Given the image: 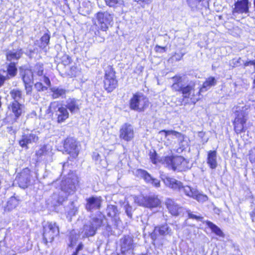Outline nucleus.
<instances>
[{
    "mask_svg": "<svg viewBox=\"0 0 255 255\" xmlns=\"http://www.w3.org/2000/svg\"><path fill=\"white\" fill-rule=\"evenodd\" d=\"M207 225L211 229L212 232L216 234L217 236L222 237L224 236V234L221 230L213 223L210 221H208L207 222Z\"/></svg>",
    "mask_w": 255,
    "mask_h": 255,
    "instance_id": "38",
    "label": "nucleus"
},
{
    "mask_svg": "<svg viewBox=\"0 0 255 255\" xmlns=\"http://www.w3.org/2000/svg\"><path fill=\"white\" fill-rule=\"evenodd\" d=\"M5 52L6 60L10 62H16L22 57L24 53L23 49L20 47L13 48L11 49H8Z\"/></svg>",
    "mask_w": 255,
    "mask_h": 255,
    "instance_id": "14",
    "label": "nucleus"
},
{
    "mask_svg": "<svg viewBox=\"0 0 255 255\" xmlns=\"http://www.w3.org/2000/svg\"><path fill=\"white\" fill-rule=\"evenodd\" d=\"M39 140L38 132L35 130H23L20 139L19 140L20 146L28 149V144L36 143Z\"/></svg>",
    "mask_w": 255,
    "mask_h": 255,
    "instance_id": "6",
    "label": "nucleus"
},
{
    "mask_svg": "<svg viewBox=\"0 0 255 255\" xmlns=\"http://www.w3.org/2000/svg\"><path fill=\"white\" fill-rule=\"evenodd\" d=\"M62 62L64 65H68L71 62V58L68 55H64L62 58Z\"/></svg>",
    "mask_w": 255,
    "mask_h": 255,
    "instance_id": "51",
    "label": "nucleus"
},
{
    "mask_svg": "<svg viewBox=\"0 0 255 255\" xmlns=\"http://www.w3.org/2000/svg\"><path fill=\"white\" fill-rule=\"evenodd\" d=\"M165 205L169 212L175 216L183 215L185 211V208L179 206L174 200L171 199H167L166 200Z\"/></svg>",
    "mask_w": 255,
    "mask_h": 255,
    "instance_id": "13",
    "label": "nucleus"
},
{
    "mask_svg": "<svg viewBox=\"0 0 255 255\" xmlns=\"http://www.w3.org/2000/svg\"><path fill=\"white\" fill-rule=\"evenodd\" d=\"M83 248V245L82 243H80L78 245V247H77L76 251L75 252H77V254H78V252L82 250Z\"/></svg>",
    "mask_w": 255,
    "mask_h": 255,
    "instance_id": "59",
    "label": "nucleus"
},
{
    "mask_svg": "<svg viewBox=\"0 0 255 255\" xmlns=\"http://www.w3.org/2000/svg\"><path fill=\"white\" fill-rule=\"evenodd\" d=\"M80 72V71L76 66H73L69 68V70L67 71L66 73L71 77H75L78 76Z\"/></svg>",
    "mask_w": 255,
    "mask_h": 255,
    "instance_id": "41",
    "label": "nucleus"
},
{
    "mask_svg": "<svg viewBox=\"0 0 255 255\" xmlns=\"http://www.w3.org/2000/svg\"><path fill=\"white\" fill-rule=\"evenodd\" d=\"M35 98H36V99H38V98H39V95H36V96Z\"/></svg>",
    "mask_w": 255,
    "mask_h": 255,
    "instance_id": "64",
    "label": "nucleus"
},
{
    "mask_svg": "<svg viewBox=\"0 0 255 255\" xmlns=\"http://www.w3.org/2000/svg\"><path fill=\"white\" fill-rule=\"evenodd\" d=\"M155 48L157 52H164L166 51V47H161L159 45H156Z\"/></svg>",
    "mask_w": 255,
    "mask_h": 255,
    "instance_id": "55",
    "label": "nucleus"
},
{
    "mask_svg": "<svg viewBox=\"0 0 255 255\" xmlns=\"http://www.w3.org/2000/svg\"><path fill=\"white\" fill-rule=\"evenodd\" d=\"M10 95L14 100L13 102L19 103L23 99L22 91L17 89H14L10 91Z\"/></svg>",
    "mask_w": 255,
    "mask_h": 255,
    "instance_id": "34",
    "label": "nucleus"
},
{
    "mask_svg": "<svg viewBox=\"0 0 255 255\" xmlns=\"http://www.w3.org/2000/svg\"><path fill=\"white\" fill-rule=\"evenodd\" d=\"M43 82L47 85V86H49L50 85V80L49 79L46 77L45 76H44L43 77Z\"/></svg>",
    "mask_w": 255,
    "mask_h": 255,
    "instance_id": "58",
    "label": "nucleus"
},
{
    "mask_svg": "<svg viewBox=\"0 0 255 255\" xmlns=\"http://www.w3.org/2000/svg\"><path fill=\"white\" fill-rule=\"evenodd\" d=\"M15 64L16 62H10L7 69V74L11 77L15 76L17 73V68Z\"/></svg>",
    "mask_w": 255,
    "mask_h": 255,
    "instance_id": "39",
    "label": "nucleus"
},
{
    "mask_svg": "<svg viewBox=\"0 0 255 255\" xmlns=\"http://www.w3.org/2000/svg\"><path fill=\"white\" fill-rule=\"evenodd\" d=\"M142 204L144 207L151 209L159 207L161 204V201L157 196L150 195L143 197L142 200Z\"/></svg>",
    "mask_w": 255,
    "mask_h": 255,
    "instance_id": "15",
    "label": "nucleus"
},
{
    "mask_svg": "<svg viewBox=\"0 0 255 255\" xmlns=\"http://www.w3.org/2000/svg\"><path fill=\"white\" fill-rule=\"evenodd\" d=\"M104 217L102 215L94 216L84 225L82 233L83 237H89L94 236L97 230L100 228L102 224Z\"/></svg>",
    "mask_w": 255,
    "mask_h": 255,
    "instance_id": "1",
    "label": "nucleus"
},
{
    "mask_svg": "<svg viewBox=\"0 0 255 255\" xmlns=\"http://www.w3.org/2000/svg\"><path fill=\"white\" fill-rule=\"evenodd\" d=\"M10 108L16 119H18L24 112V105L18 102H12Z\"/></svg>",
    "mask_w": 255,
    "mask_h": 255,
    "instance_id": "24",
    "label": "nucleus"
},
{
    "mask_svg": "<svg viewBox=\"0 0 255 255\" xmlns=\"http://www.w3.org/2000/svg\"><path fill=\"white\" fill-rule=\"evenodd\" d=\"M65 152L70 154L73 158H76L79 153V149L76 139L72 137L67 138L64 143Z\"/></svg>",
    "mask_w": 255,
    "mask_h": 255,
    "instance_id": "9",
    "label": "nucleus"
},
{
    "mask_svg": "<svg viewBox=\"0 0 255 255\" xmlns=\"http://www.w3.org/2000/svg\"><path fill=\"white\" fill-rule=\"evenodd\" d=\"M19 74L24 84L33 83L34 75L31 70L21 67L19 68Z\"/></svg>",
    "mask_w": 255,
    "mask_h": 255,
    "instance_id": "21",
    "label": "nucleus"
},
{
    "mask_svg": "<svg viewBox=\"0 0 255 255\" xmlns=\"http://www.w3.org/2000/svg\"><path fill=\"white\" fill-rule=\"evenodd\" d=\"M241 60V58H239L237 59H233V62L235 61V62H234L235 66H238V64L240 63Z\"/></svg>",
    "mask_w": 255,
    "mask_h": 255,
    "instance_id": "61",
    "label": "nucleus"
},
{
    "mask_svg": "<svg viewBox=\"0 0 255 255\" xmlns=\"http://www.w3.org/2000/svg\"><path fill=\"white\" fill-rule=\"evenodd\" d=\"M72 255H78L77 252H74Z\"/></svg>",
    "mask_w": 255,
    "mask_h": 255,
    "instance_id": "63",
    "label": "nucleus"
},
{
    "mask_svg": "<svg viewBox=\"0 0 255 255\" xmlns=\"http://www.w3.org/2000/svg\"><path fill=\"white\" fill-rule=\"evenodd\" d=\"M24 85V89L25 91V93L26 95H31L32 92V83H27Z\"/></svg>",
    "mask_w": 255,
    "mask_h": 255,
    "instance_id": "48",
    "label": "nucleus"
},
{
    "mask_svg": "<svg viewBox=\"0 0 255 255\" xmlns=\"http://www.w3.org/2000/svg\"><path fill=\"white\" fill-rule=\"evenodd\" d=\"M52 92V97L53 99H57L59 98H65L67 91L61 88H52L51 89Z\"/></svg>",
    "mask_w": 255,
    "mask_h": 255,
    "instance_id": "33",
    "label": "nucleus"
},
{
    "mask_svg": "<svg viewBox=\"0 0 255 255\" xmlns=\"http://www.w3.org/2000/svg\"><path fill=\"white\" fill-rule=\"evenodd\" d=\"M121 246L123 253L132 249L133 248L132 239L129 236H125L121 239Z\"/></svg>",
    "mask_w": 255,
    "mask_h": 255,
    "instance_id": "25",
    "label": "nucleus"
},
{
    "mask_svg": "<svg viewBox=\"0 0 255 255\" xmlns=\"http://www.w3.org/2000/svg\"><path fill=\"white\" fill-rule=\"evenodd\" d=\"M162 179L166 186L174 190L178 191L180 186H181L182 182L177 180L175 178L169 176H165L162 178Z\"/></svg>",
    "mask_w": 255,
    "mask_h": 255,
    "instance_id": "22",
    "label": "nucleus"
},
{
    "mask_svg": "<svg viewBox=\"0 0 255 255\" xmlns=\"http://www.w3.org/2000/svg\"><path fill=\"white\" fill-rule=\"evenodd\" d=\"M18 197L11 196L7 201L6 206L4 207V211L9 212L15 209L19 204Z\"/></svg>",
    "mask_w": 255,
    "mask_h": 255,
    "instance_id": "28",
    "label": "nucleus"
},
{
    "mask_svg": "<svg viewBox=\"0 0 255 255\" xmlns=\"http://www.w3.org/2000/svg\"><path fill=\"white\" fill-rule=\"evenodd\" d=\"M185 212L187 213L189 218L195 219L198 221H201L203 218V217L200 216H197L192 214V212L189 210L185 209L184 213Z\"/></svg>",
    "mask_w": 255,
    "mask_h": 255,
    "instance_id": "46",
    "label": "nucleus"
},
{
    "mask_svg": "<svg viewBox=\"0 0 255 255\" xmlns=\"http://www.w3.org/2000/svg\"><path fill=\"white\" fill-rule=\"evenodd\" d=\"M104 82V88L108 92H111L117 86L118 81L116 79L115 72L111 66L108 67L106 70Z\"/></svg>",
    "mask_w": 255,
    "mask_h": 255,
    "instance_id": "7",
    "label": "nucleus"
},
{
    "mask_svg": "<svg viewBox=\"0 0 255 255\" xmlns=\"http://www.w3.org/2000/svg\"><path fill=\"white\" fill-rule=\"evenodd\" d=\"M35 155L38 160L42 159L47 160H48V157L51 156V150L48 148L47 146L44 145L36 151Z\"/></svg>",
    "mask_w": 255,
    "mask_h": 255,
    "instance_id": "26",
    "label": "nucleus"
},
{
    "mask_svg": "<svg viewBox=\"0 0 255 255\" xmlns=\"http://www.w3.org/2000/svg\"><path fill=\"white\" fill-rule=\"evenodd\" d=\"M136 175L139 177L143 178L147 183H150L153 186L158 188L160 186V181L157 179L153 178L146 171L142 169H137Z\"/></svg>",
    "mask_w": 255,
    "mask_h": 255,
    "instance_id": "17",
    "label": "nucleus"
},
{
    "mask_svg": "<svg viewBox=\"0 0 255 255\" xmlns=\"http://www.w3.org/2000/svg\"><path fill=\"white\" fill-rule=\"evenodd\" d=\"M106 213L107 215L113 218L115 222L118 224L120 222L119 215L120 214L117 206L113 205H109L107 206L106 209Z\"/></svg>",
    "mask_w": 255,
    "mask_h": 255,
    "instance_id": "27",
    "label": "nucleus"
},
{
    "mask_svg": "<svg viewBox=\"0 0 255 255\" xmlns=\"http://www.w3.org/2000/svg\"><path fill=\"white\" fill-rule=\"evenodd\" d=\"M182 83H173L172 85L171 86V88L172 90L175 91H182Z\"/></svg>",
    "mask_w": 255,
    "mask_h": 255,
    "instance_id": "50",
    "label": "nucleus"
},
{
    "mask_svg": "<svg viewBox=\"0 0 255 255\" xmlns=\"http://www.w3.org/2000/svg\"><path fill=\"white\" fill-rule=\"evenodd\" d=\"M124 209L125 210V212L127 216L129 218H132V212L133 211V209L132 207L129 205L128 203H127L125 206H124Z\"/></svg>",
    "mask_w": 255,
    "mask_h": 255,
    "instance_id": "45",
    "label": "nucleus"
},
{
    "mask_svg": "<svg viewBox=\"0 0 255 255\" xmlns=\"http://www.w3.org/2000/svg\"><path fill=\"white\" fill-rule=\"evenodd\" d=\"M149 156L151 162L153 164H157L158 163L161 162L160 160L161 157H160L155 151H153L152 152L150 151Z\"/></svg>",
    "mask_w": 255,
    "mask_h": 255,
    "instance_id": "42",
    "label": "nucleus"
},
{
    "mask_svg": "<svg viewBox=\"0 0 255 255\" xmlns=\"http://www.w3.org/2000/svg\"><path fill=\"white\" fill-rule=\"evenodd\" d=\"M77 211V208L73 209L71 210V211L70 212V214H72L73 215H75V212Z\"/></svg>",
    "mask_w": 255,
    "mask_h": 255,
    "instance_id": "62",
    "label": "nucleus"
},
{
    "mask_svg": "<svg viewBox=\"0 0 255 255\" xmlns=\"http://www.w3.org/2000/svg\"><path fill=\"white\" fill-rule=\"evenodd\" d=\"M50 39V35L48 33H45L41 37L39 41H36L35 44H37L39 48L44 49L49 44Z\"/></svg>",
    "mask_w": 255,
    "mask_h": 255,
    "instance_id": "32",
    "label": "nucleus"
},
{
    "mask_svg": "<svg viewBox=\"0 0 255 255\" xmlns=\"http://www.w3.org/2000/svg\"><path fill=\"white\" fill-rule=\"evenodd\" d=\"M120 138L128 141L134 137V130L132 126L128 123L124 124L120 130Z\"/></svg>",
    "mask_w": 255,
    "mask_h": 255,
    "instance_id": "12",
    "label": "nucleus"
},
{
    "mask_svg": "<svg viewBox=\"0 0 255 255\" xmlns=\"http://www.w3.org/2000/svg\"><path fill=\"white\" fill-rule=\"evenodd\" d=\"M247 107H242V109H239L235 112V118L233 122V125L237 123H246L247 120V116L248 112Z\"/></svg>",
    "mask_w": 255,
    "mask_h": 255,
    "instance_id": "20",
    "label": "nucleus"
},
{
    "mask_svg": "<svg viewBox=\"0 0 255 255\" xmlns=\"http://www.w3.org/2000/svg\"><path fill=\"white\" fill-rule=\"evenodd\" d=\"M107 5L110 7L116 8L125 5L124 0H105Z\"/></svg>",
    "mask_w": 255,
    "mask_h": 255,
    "instance_id": "36",
    "label": "nucleus"
},
{
    "mask_svg": "<svg viewBox=\"0 0 255 255\" xmlns=\"http://www.w3.org/2000/svg\"><path fill=\"white\" fill-rule=\"evenodd\" d=\"M193 198L196 199L199 202H204L207 200V196L199 193L198 191L196 190V196Z\"/></svg>",
    "mask_w": 255,
    "mask_h": 255,
    "instance_id": "47",
    "label": "nucleus"
},
{
    "mask_svg": "<svg viewBox=\"0 0 255 255\" xmlns=\"http://www.w3.org/2000/svg\"><path fill=\"white\" fill-rule=\"evenodd\" d=\"M173 83H181L182 82V77L179 76H175L173 77L172 78Z\"/></svg>",
    "mask_w": 255,
    "mask_h": 255,
    "instance_id": "53",
    "label": "nucleus"
},
{
    "mask_svg": "<svg viewBox=\"0 0 255 255\" xmlns=\"http://www.w3.org/2000/svg\"><path fill=\"white\" fill-rule=\"evenodd\" d=\"M184 53L180 52V53H175V54L173 56V58H175L176 61L180 60L183 57Z\"/></svg>",
    "mask_w": 255,
    "mask_h": 255,
    "instance_id": "52",
    "label": "nucleus"
},
{
    "mask_svg": "<svg viewBox=\"0 0 255 255\" xmlns=\"http://www.w3.org/2000/svg\"><path fill=\"white\" fill-rule=\"evenodd\" d=\"M34 87L38 92L44 91L47 90V87L44 86L41 83L37 82L35 84Z\"/></svg>",
    "mask_w": 255,
    "mask_h": 255,
    "instance_id": "49",
    "label": "nucleus"
},
{
    "mask_svg": "<svg viewBox=\"0 0 255 255\" xmlns=\"http://www.w3.org/2000/svg\"><path fill=\"white\" fill-rule=\"evenodd\" d=\"M155 232L161 236L171 235L172 230L167 224L162 225L155 227Z\"/></svg>",
    "mask_w": 255,
    "mask_h": 255,
    "instance_id": "31",
    "label": "nucleus"
},
{
    "mask_svg": "<svg viewBox=\"0 0 255 255\" xmlns=\"http://www.w3.org/2000/svg\"><path fill=\"white\" fill-rule=\"evenodd\" d=\"M157 233H158V232H155V229H154L153 232L151 234L150 237H151V238L152 240L153 241V242H155V240H156Z\"/></svg>",
    "mask_w": 255,
    "mask_h": 255,
    "instance_id": "57",
    "label": "nucleus"
},
{
    "mask_svg": "<svg viewBox=\"0 0 255 255\" xmlns=\"http://www.w3.org/2000/svg\"><path fill=\"white\" fill-rule=\"evenodd\" d=\"M103 199L101 196H93L86 199V209L88 211L99 210L101 207Z\"/></svg>",
    "mask_w": 255,
    "mask_h": 255,
    "instance_id": "11",
    "label": "nucleus"
},
{
    "mask_svg": "<svg viewBox=\"0 0 255 255\" xmlns=\"http://www.w3.org/2000/svg\"><path fill=\"white\" fill-rule=\"evenodd\" d=\"M9 77L8 75H6V76H3L0 74V87H1L4 83V81L7 79H8Z\"/></svg>",
    "mask_w": 255,
    "mask_h": 255,
    "instance_id": "54",
    "label": "nucleus"
},
{
    "mask_svg": "<svg viewBox=\"0 0 255 255\" xmlns=\"http://www.w3.org/2000/svg\"><path fill=\"white\" fill-rule=\"evenodd\" d=\"M207 163L210 168L212 169H214L217 167V153L216 150H210L208 151Z\"/></svg>",
    "mask_w": 255,
    "mask_h": 255,
    "instance_id": "23",
    "label": "nucleus"
},
{
    "mask_svg": "<svg viewBox=\"0 0 255 255\" xmlns=\"http://www.w3.org/2000/svg\"><path fill=\"white\" fill-rule=\"evenodd\" d=\"M100 157L99 154L97 152H94L93 155V158L95 160L97 161Z\"/></svg>",
    "mask_w": 255,
    "mask_h": 255,
    "instance_id": "60",
    "label": "nucleus"
},
{
    "mask_svg": "<svg viewBox=\"0 0 255 255\" xmlns=\"http://www.w3.org/2000/svg\"><path fill=\"white\" fill-rule=\"evenodd\" d=\"M30 171L27 168L23 169L22 171L19 173L16 177V180L17 181L19 186L22 188H25L27 187L30 182Z\"/></svg>",
    "mask_w": 255,
    "mask_h": 255,
    "instance_id": "10",
    "label": "nucleus"
},
{
    "mask_svg": "<svg viewBox=\"0 0 255 255\" xmlns=\"http://www.w3.org/2000/svg\"><path fill=\"white\" fill-rule=\"evenodd\" d=\"M196 189L193 188H191L190 186L188 185H183L182 183L181 186L178 189V191L181 193H184L185 195L190 197H194L196 194Z\"/></svg>",
    "mask_w": 255,
    "mask_h": 255,
    "instance_id": "29",
    "label": "nucleus"
},
{
    "mask_svg": "<svg viewBox=\"0 0 255 255\" xmlns=\"http://www.w3.org/2000/svg\"><path fill=\"white\" fill-rule=\"evenodd\" d=\"M160 163L164 164L165 166L173 170L177 169L176 164L181 163L183 160L182 157L179 156L173 158L171 156L162 157L160 158Z\"/></svg>",
    "mask_w": 255,
    "mask_h": 255,
    "instance_id": "16",
    "label": "nucleus"
},
{
    "mask_svg": "<svg viewBox=\"0 0 255 255\" xmlns=\"http://www.w3.org/2000/svg\"><path fill=\"white\" fill-rule=\"evenodd\" d=\"M33 73L36 74L39 76H41L43 74V65L42 64L38 63L34 67Z\"/></svg>",
    "mask_w": 255,
    "mask_h": 255,
    "instance_id": "40",
    "label": "nucleus"
},
{
    "mask_svg": "<svg viewBox=\"0 0 255 255\" xmlns=\"http://www.w3.org/2000/svg\"><path fill=\"white\" fill-rule=\"evenodd\" d=\"M245 124L246 123H236V124L234 125L235 131L237 134L245 131L244 127Z\"/></svg>",
    "mask_w": 255,
    "mask_h": 255,
    "instance_id": "43",
    "label": "nucleus"
},
{
    "mask_svg": "<svg viewBox=\"0 0 255 255\" xmlns=\"http://www.w3.org/2000/svg\"><path fill=\"white\" fill-rule=\"evenodd\" d=\"M135 1L139 3L142 7H144L145 4L149 3L150 0H134Z\"/></svg>",
    "mask_w": 255,
    "mask_h": 255,
    "instance_id": "56",
    "label": "nucleus"
},
{
    "mask_svg": "<svg viewBox=\"0 0 255 255\" xmlns=\"http://www.w3.org/2000/svg\"><path fill=\"white\" fill-rule=\"evenodd\" d=\"M163 133H164L165 137H167L169 135H172L176 137V138H178L179 139L182 140L183 139V136L182 134L176 131L173 130H162L159 132V134H162Z\"/></svg>",
    "mask_w": 255,
    "mask_h": 255,
    "instance_id": "37",
    "label": "nucleus"
},
{
    "mask_svg": "<svg viewBox=\"0 0 255 255\" xmlns=\"http://www.w3.org/2000/svg\"><path fill=\"white\" fill-rule=\"evenodd\" d=\"M47 113H55L57 116V122L58 123L64 122L69 117V112L66 107L60 105L58 102L54 101L51 102L47 109Z\"/></svg>",
    "mask_w": 255,
    "mask_h": 255,
    "instance_id": "3",
    "label": "nucleus"
},
{
    "mask_svg": "<svg viewBox=\"0 0 255 255\" xmlns=\"http://www.w3.org/2000/svg\"><path fill=\"white\" fill-rule=\"evenodd\" d=\"M249 0H238L234 4L235 7L233 10V13H248L249 11Z\"/></svg>",
    "mask_w": 255,
    "mask_h": 255,
    "instance_id": "19",
    "label": "nucleus"
},
{
    "mask_svg": "<svg viewBox=\"0 0 255 255\" xmlns=\"http://www.w3.org/2000/svg\"><path fill=\"white\" fill-rule=\"evenodd\" d=\"M96 17L100 28L103 31H107L113 20V15L108 11L98 12Z\"/></svg>",
    "mask_w": 255,
    "mask_h": 255,
    "instance_id": "8",
    "label": "nucleus"
},
{
    "mask_svg": "<svg viewBox=\"0 0 255 255\" xmlns=\"http://www.w3.org/2000/svg\"><path fill=\"white\" fill-rule=\"evenodd\" d=\"M78 182V178L75 174L73 173L68 174V176L61 181L62 192L68 195L73 194L76 191Z\"/></svg>",
    "mask_w": 255,
    "mask_h": 255,
    "instance_id": "4",
    "label": "nucleus"
},
{
    "mask_svg": "<svg viewBox=\"0 0 255 255\" xmlns=\"http://www.w3.org/2000/svg\"><path fill=\"white\" fill-rule=\"evenodd\" d=\"M59 233V227L56 223L51 222L45 224L43 230V238L45 244L47 245L48 243H51Z\"/></svg>",
    "mask_w": 255,
    "mask_h": 255,
    "instance_id": "5",
    "label": "nucleus"
},
{
    "mask_svg": "<svg viewBox=\"0 0 255 255\" xmlns=\"http://www.w3.org/2000/svg\"><path fill=\"white\" fill-rule=\"evenodd\" d=\"M82 105L81 101L74 98H70L66 101L65 107L71 114H75L79 112Z\"/></svg>",
    "mask_w": 255,
    "mask_h": 255,
    "instance_id": "18",
    "label": "nucleus"
},
{
    "mask_svg": "<svg viewBox=\"0 0 255 255\" xmlns=\"http://www.w3.org/2000/svg\"><path fill=\"white\" fill-rule=\"evenodd\" d=\"M195 87V83L191 82L188 85L185 87H182V93L184 98H189L191 94V92L194 89Z\"/></svg>",
    "mask_w": 255,
    "mask_h": 255,
    "instance_id": "35",
    "label": "nucleus"
},
{
    "mask_svg": "<svg viewBox=\"0 0 255 255\" xmlns=\"http://www.w3.org/2000/svg\"><path fill=\"white\" fill-rule=\"evenodd\" d=\"M148 98L142 94H135L129 101V107L134 111L142 112L145 110L149 106Z\"/></svg>",
    "mask_w": 255,
    "mask_h": 255,
    "instance_id": "2",
    "label": "nucleus"
},
{
    "mask_svg": "<svg viewBox=\"0 0 255 255\" xmlns=\"http://www.w3.org/2000/svg\"><path fill=\"white\" fill-rule=\"evenodd\" d=\"M62 192H63L61 191V194L59 195L58 197H57V195L56 194H54L53 195V198L55 199H57V203L58 204H62L67 199V196L68 194H65V195H63Z\"/></svg>",
    "mask_w": 255,
    "mask_h": 255,
    "instance_id": "44",
    "label": "nucleus"
},
{
    "mask_svg": "<svg viewBox=\"0 0 255 255\" xmlns=\"http://www.w3.org/2000/svg\"><path fill=\"white\" fill-rule=\"evenodd\" d=\"M217 83V80L213 77H210L203 83L202 87L199 90V93L206 92L211 87L215 86Z\"/></svg>",
    "mask_w": 255,
    "mask_h": 255,
    "instance_id": "30",
    "label": "nucleus"
}]
</instances>
